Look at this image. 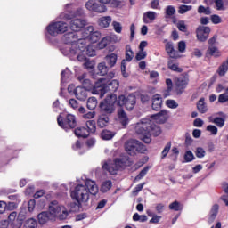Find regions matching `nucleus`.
Returning <instances> with one entry per match:
<instances>
[{
	"instance_id": "1",
	"label": "nucleus",
	"mask_w": 228,
	"mask_h": 228,
	"mask_svg": "<svg viewBox=\"0 0 228 228\" xmlns=\"http://www.w3.org/2000/svg\"><path fill=\"white\" fill-rule=\"evenodd\" d=\"M99 193V187L94 181L90 179L86 180L85 185L77 184L71 191V198L77 200L78 206L86 204L90 200V195H97Z\"/></svg>"
},
{
	"instance_id": "2",
	"label": "nucleus",
	"mask_w": 228,
	"mask_h": 228,
	"mask_svg": "<svg viewBox=\"0 0 228 228\" xmlns=\"http://www.w3.org/2000/svg\"><path fill=\"white\" fill-rule=\"evenodd\" d=\"M78 36L76 32H69L62 37L64 44L67 45L62 49L64 56L73 58L77 53L85 51L86 45V39H77Z\"/></svg>"
},
{
	"instance_id": "3",
	"label": "nucleus",
	"mask_w": 228,
	"mask_h": 228,
	"mask_svg": "<svg viewBox=\"0 0 228 228\" xmlns=\"http://www.w3.org/2000/svg\"><path fill=\"white\" fill-rule=\"evenodd\" d=\"M118 80H110L108 78H100L95 84V87L93 90V93L100 97H104L106 92H117L119 86Z\"/></svg>"
},
{
	"instance_id": "4",
	"label": "nucleus",
	"mask_w": 228,
	"mask_h": 228,
	"mask_svg": "<svg viewBox=\"0 0 228 228\" xmlns=\"http://www.w3.org/2000/svg\"><path fill=\"white\" fill-rule=\"evenodd\" d=\"M133 162L128 156H123L119 159H116L114 162H103L102 170H106L111 175H115L120 168H126V167H131Z\"/></svg>"
},
{
	"instance_id": "5",
	"label": "nucleus",
	"mask_w": 228,
	"mask_h": 228,
	"mask_svg": "<svg viewBox=\"0 0 228 228\" xmlns=\"http://www.w3.org/2000/svg\"><path fill=\"white\" fill-rule=\"evenodd\" d=\"M151 119L142 118L140 122L135 125V132L137 134H140L141 140L144 142V143H151L152 139L151 138Z\"/></svg>"
},
{
	"instance_id": "6",
	"label": "nucleus",
	"mask_w": 228,
	"mask_h": 228,
	"mask_svg": "<svg viewBox=\"0 0 228 228\" xmlns=\"http://www.w3.org/2000/svg\"><path fill=\"white\" fill-rule=\"evenodd\" d=\"M48 213L53 220L59 218V220H67L69 216V211L64 206L59 205L58 201H53L49 205Z\"/></svg>"
},
{
	"instance_id": "7",
	"label": "nucleus",
	"mask_w": 228,
	"mask_h": 228,
	"mask_svg": "<svg viewBox=\"0 0 228 228\" xmlns=\"http://www.w3.org/2000/svg\"><path fill=\"white\" fill-rule=\"evenodd\" d=\"M117 101H118L117 94H108L104 102L100 104V108L107 115H111V113L115 111V104L117 105Z\"/></svg>"
},
{
	"instance_id": "8",
	"label": "nucleus",
	"mask_w": 228,
	"mask_h": 228,
	"mask_svg": "<svg viewBox=\"0 0 228 228\" xmlns=\"http://www.w3.org/2000/svg\"><path fill=\"white\" fill-rule=\"evenodd\" d=\"M117 106L120 108L125 106L128 111H132V110H134V106H136V96L133 94L127 96L121 94L118 97Z\"/></svg>"
},
{
	"instance_id": "9",
	"label": "nucleus",
	"mask_w": 228,
	"mask_h": 228,
	"mask_svg": "<svg viewBox=\"0 0 228 228\" xmlns=\"http://www.w3.org/2000/svg\"><path fill=\"white\" fill-rule=\"evenodd\" d=\"M69 29V25L64 21H57L50 23L46 28V31L51 37H57V35H61Z\"/></svg>"
},
{
	"instance_id": "10",
	"label": "nucleus",
	"mask_w": 228,
	"mask_h": 228,
	"mask_svg": "<svg viewBox=\"0 0 228 228\" xmlns=\"http://www.w3.org/2000/svg\"><path fill=\"white\" fill-rule=\"evenodd\" d=\"M57 124L61 127V129H74L77 126V121L76 120V116L72 114H68L63 119L61 115H59L57 118Z\"/></svg>"
},
{
	"instance_id": "11",
	"label": "nucleus",
	"mask_w": 228,
	"mask_h": 228,
	"mask_svg": "<svg viewBox=\"0 0 228 228\" xmlns=\"http://www.w3.org/2000/svg\"><path fill=\"white\" fill-rule=\"evenodd\" d=\"M133 58H134V53L131 49V45H128L126 46V60L121 61V74L123 77H129V74L126 72V67H127L126 61H132Z\"/></svg>"
},
{
	"instance_id": "12",
	"label": "nucleus",
	"mask_w": 228,
	"mask_h": 228,
	"mask_svg": "<svg viewBox=\"0 0 228 228\" xmlns=\"http://www.w3.org/2000/svg\"><path fill=\"white\" fill-rule=\"evenodd\" d=\"M211 28L209 27L200 26L196 29V37L199 42H206L209 38Z\"/></svg>"
},
{
	"instance_id": "13",
	"label": "nucleus",
	"mask_w": 228,
	"mask_h": 228,
	"mask_svg": "<svg viewBox=\"0 0 228 228\" xmlns=\"http://www.w3.org/2000/svg\"><path fill=\"white\" fill-rule=\"evenodd\" d=\"M86 38H82V40H86V43L89 42H93V44H95V42H99V40L101 39V32L99 31H94V27L93 26H89L86 28Z\"/></svg>"
},
{
	"instance_id": "14",
	"label": "nucleus",
	"mask_w": 228,
	"mask_h": 228,
	"mask_svg": "<svg viewBox=\"0 0 228 228\" xmlns=\"http://www.w3.org/2000/svg\"><path fill=\"white\" fill-rule=\"evenodd\" d=\"M88 24L86 20L83 19H73L69 22V28L71 31H81Z\"/></svg>"
},
{
	"instance_id": "15",
	"label": "nucleus",
	"mask_w": 228,
	"mask_h": 228,
	"mask_svg": "<svg viewBox=\"0 0 228 228\" xmlns=\"http://www.w3.org/2000/svg\"><path fill=\"white\" fill-rule=\"evenodd\" d=\"M188 77H180L177 78L175 85H176V92L179 95L184 92V88L188 86Z\"/></svg>"
},
{
	"instance_id": "16",
	"label": "nucleus",
	"mask_w": 228,
	"mask_h": 228,
	"mask_svg": "<svg viewBox=\"0 0 228 228\" xmlns=\"http://www.w3.org/2000/svg\"><path fill=\"white\" fill-rule=\"evenodd\" d=\"M125 151L130 156H134L136 154V140L130 139L125 143Z\"/></svg>"
},
{
	"instance_id": "17",
	"label": "nucleus",
	"mask_w": 228,
	"mask_h": 228,
	"mask_svg": "<svg viewBox=\"0 0 228 228\" xmlns=\"http://www.w3.org/2000/svg\"><path fill=\"white\" fill-rule=\"evenodd\" d=\"M37 219L40 225H45L47 222L54 220L49 211H43L37 215Z\"/></svg>"
},
{
	"instance_id": "18",
	"label": "nucleus",
	"mask_w": 228,
	"mask_h": 228,
	"mask_svg": "<svg viewBox=\"0 0 228 228\" xmlns=\"http://www.w3.org/2000/svg\"><path fill=\"white\" fill-rule=\"evenodd\" d=\"M74 94L76 95L77 99H78V101H86V98L88 97L87 89L81 86H77L74 90Z\"/></svg>"
},
{
	"instance_id": "19",
	"label": "nucleus",
	"mask_w": 228,
	"mask_h": 228,
	"mask_svg": "<svg viewBox=\"0 0 228 228\" xmlns=\"http://www.w3.org/2000/svg\"><path fill=\"white\" fill-rule=\"evenodd\" d=\"M78 81L82 84L83 88L86 90H92L94 91V88H95V86L92 85V82L90 79L86 78V73H84L83 75L78 77Z\"/></svg>"
},
{
	"instance_id": "20",
	"label": "nucleus",
	"mask_w": 228,
	"mask_h": 228,
	"mask_svg": "<svg viewBox=\"0 0 228 228\" xmlns=\"http://www.w3.org/2000/svg\"><path fill=\"white\" fill-rule=\"evenodd\" d=\"M163 106V98L161 95L155 94L152 97V110L155 111H159Z\"/></svg>"
},
{
	"instance_id": "21",
	"label": "nucleus",
	"mask_w": 228,
	"mask_h": 228,
	"mask_svg": "<svg viewBox=\"0 0 228 228\" xmlns=\"http://www.w3.org/2000/svg\"><path fill=\"white\" fill-rule=\"evenodd\" d=\"M152 118L159 120L161 124H165L168 120V110H162L159 113L152 116Z\"/></svg>"
},
{
	"instance_id": "22",
	"label": "nucleus",
	"mask_w": 228,
	"mask_h": 228,
	"mask_svg": "<svg viewBox=\"0 0 228 228\" xmlns=\"http://www.w3.org/2000/svg\"><path fill=\"white\" fill-rule=\"evenodd\" d=\"M96 124L101 129L106 127L108 124H110V117H108V114H101L98 116Z\"/></svg>"
},
{
	"instance_id": "23",
	"label": "nucleus",
	"mask_w": 228,
	"mask_h": 228,
	"mask_svg": "<svg viewBox=\"0 0 228 228\" xmlns=\"http://www.w3.org/2000/svg\"><path fill=\"white\" fill-rule=\"evenodd\" d=\"M118 117L122 126H126L129 124V118H127V114H126V111L122 107L118 110Z\"/></svg>"
},
{
	"instance_id": "24",
	"label": "nucleus",
	"mask_w": 228,
	"mask_h": 228,
	"mask_svg": "<svg viewBox=\"0 0 228 228\" xmlns=\"http://www.w3.org/2000/svg\"><path fill=\"white\" fill-rule=\"evenodd\" d=\"M219 209H220V206H218V204H215L212 206L210 209L209 216H208V224H213L215 222L218 215Z\"/></svg>"
},
{
	"instance_id": "25",
	"label": "nucleus",
	"mask_w": 228,
	"mask_h": 228,
	"mask_svg": "<svg viewBox=\"0 0 228 228\" xmlns=\"http://www.w3.org/2000/svg\"><path fill=\"white\" fill-rule=\"evenodd\" d=\"M74 134L78 138H88L90 136V130L86 127H78L74 130Z\"/></svg>"
},
{
	"instance_id": "26",
	"label": "nucleus",
	"mask_w": 228,
	"mask_h": 228,
	"mask_svg": "<svg viewBox=\"0 0 228 228\" xmlns=\"http://www.w3.org/2000/svg\"><path fill=\"white\" fill-rule=\"evenodd\" d=\"M154 20H156L155 12L148 11L142 16V21L144 24H150V22H154Z\"/></svg>"
},
{
	"instance_id": "27",
	"label": "nucleus",
	"mask_w": 228,
	"mask_h": 228,
	"mask_svg": "<svg viewBox=\"0 0 228 228\" xmlns=\"http://www.w3.org/2000/svg\"><path fill=\"white\" fill-rule=\"evenodd\" d=\"M84 13L83 9H77L75 12L64 14V19L71 20V19H76V17H83Z\"/></svg>"
},
{
	"instance_id": "28",
	"label": "nucleus",
	"mask_w": 228,
	"mask_h": 228,
	"mask_svg": "<svg viewBox=\"0 0 228 228\" xmlns=\"http://www.w3.org/2000/svg\"><path fill=\"white\" fill-rule=\"evenodd\" d=\"M166 51L170 58H177V52L174 49V44L171 42L166 44Z\"/></svg>"
},
{
	"instance_id": "29",
	"label": "nucleus",
	"mask_w": 228,
	"mask_h": 228,
	"mask_svg": "<svg viewBox=\"0 0 228 228\" xmlns=\"http://www.w3.org/2000/svg\"><path fill=\"white\" fill-rule=\"evenodd\" d=\"M159 134H161V128L150 121V138L151 135L159 136Z\"/></svg>"
},
{
	"instance_id": "30",
	"label": "nucleus",
	"mask_w": 228,
	"mask_h": 228,
	"mask_svg": "<svg viewBox=\"0 0 228 228\" xmlns=\"http://www.w3.org/2000/svg\"><path fill=\"white\" fill-rule=\"evenodd\" d=\"M118 56L116 53H110L105 57V61L107 64L112 68L114 65H117Z\"/></svg>"
},
{
	"instance_id": "31",
	"label": "nucleus",
	"mask_w": 228,
	"mask_h": 228,
	"mask_svg": "<svg viewBox=\"0 0 228 228\" xmlns=\"http://www.w3.org/2000/svg\"><path fill=\"white\" fill-rule=\"evenodd\" d=\"M99 26L101 28H108L111 24V18L110 16H104L99 19Z\"/></svg>"
},
{
	"instance_id": "32",
	"label": "nucleus",
	"mask_w": 228,
	"mask_h": 228,
	"mask_svg": "<svg viewBox=\"0 0 228 228\" xmlns=\"http://www.w3.org/2000/svg\"><path fill=\"white\" fill-rule=\"evenodd\" d=\"M204 98H200L197 103V110L200 113H207L208 112V106L204 102Z\"/></svg>"
},
{
	"instance_id": "33",
	"label": "nucleus",
	"mask_w": 228,
	"mask_h": 228,
	"mask_svg": "<svg viewBox=\"0 0 228 228\" xmlns=\"http://www.w3.org/2000/svg\"><path fill=\"white\" fill-rule=\"evenodd\" d=\"M228 71V61H224L217 69V74L221 77L225 76Z\"/></svg>"
},
{
	"instance_id": "34",
	"label": "nucleus",
	"mask_w": 228,
	"mask_h": 228,
	"mask_svg": "<svg viewBox=\"0 0 228 228\" xmlns=\"http://www.w3.org/2000/svg\"><path fill=\"white\" fill-rule=\"evenodd\" d=\"M210 122H212V124H215L216 126H217V127H220V128H222L225 126V118H224L216 117V118H214L213 119H211Z\"/></svg>"
},
{
	"instance_id": "35",
	"label": "nucleus",
	"mask_w": 228,
	"mask_h": 228,
	"mask_svg": "<svg viewBox=\"0 0 228 228\" xmlns=\"http://www.w3.org/2000/svg\"><path fill=\"white\" fill-rule=\"evenodd\" d=\"M115 136V132L110 130H102L101 133V137L102 140H111Z\"/></svg>"
},
{
	"instance_id": "36",
	"label": "nucleus",
	"mask_w": 228,
	"mask_h": 228,
	"mask_svg": "<svg viewBox=\"0 0 228 228\" xmlns=\"http://www.w3.org/2000/svg\"><path fill=\"white\" fill-rule=\"evenodd\" d=\"M98 70L100 76H106V74H108V70H110V68L106 66V62H101L98 64Z\"/></svg>"
},
{
	"instance_id": "37",
	"label": "nucleus",
	"mask_w": 228,
	"mask_h": 228,
	"mask_svg": "<svg viewBox=\"0 0 228 228\" xmlns=\"http://www.w3.org/2000/svg\"><path fill=\"white\" fill-rule=\"evenodd\" d=\"M207 53L209 54V56H214V58H219L220 56V51L215 46H209Z\"/></svg>"
},
{
	"instance_id": "38",
	"label": "nucleus",
	"mask_w": 228,
	"mask_h": 228,
	"mask_svg": "<svg viewBox=\"0 0 228 228\" xmlns=\"http://www.w3.org/2000/svg\"><path fill=\"white\" fill-rule=\"evenodd\" d=\"M87 108L91 111H93V110H95V108H97V98H95V97L88 98V100H87Z\"/></svg>"
},
{
	"instance_id": "39",
	"label": "nucleus",
	"mask_w": 228,
	"mask_h": 228,
	"mask_svg": "<svg viewBox=\"0 0 228 228\" xmlns=\"http://www.w3.org/2000/svg\"><path fill=\"white\" fill-rule=\"evenodd\" d=\"M198 13H203V15H211L213 12L211 11V7H205L204 5H200L198 7Z\"/></svg>"
},
{
	"instance_id": "40",
	"label": "nucleus",
	"mask_w": 228,
	"mask_h": 228,
	"mask_svg": "<svg viewBox=\"0 0 228 228\" xmlns=\"http://www.w3.org/2000/svg\"><path fill=\"white\" fill-rule=\"evenodd\" d=\"M86 127H87V131H89V134L95 133V131L97 129L95 120L86 121Z\"/></svg>"
},
{
	"instance_id": "41",
	"label": "nucleus",
	"mask_w": 228,
	"mask_h": 228,
	"mask_svg": "<svg viewBox=\"0 0 228 228\" xmlns=\"http://www.w3.org/2000/svg\"><path fill=\"white\" fill-rule=\"evenodd\" d=\"M112 184L113 183H111L110 180H107L103 182L102 184L101 191H102V193H106V191H110V190H111Z\"/></svg>"
},
{
	"instance_id": "42",
	"label": "nucleus",
	"mask_w": 228,
	"mask_h": 228,
	"mask_svg": "<svg viewBox=\"0 0 228 228\" xmlns=\"http://www.w3.org/2000/svg\"><path fill=\"white\" fill-rule=\"evenodd\" d=\"M24 227L25 228H37V227H38V223L37 222V220L30 218L25 222Z\"/></svg>"
},
{
	"instance_id": "43",
	"label": "nucleus",
	"mask_w": 228,
	"mask_h": 228,
	"mask_svg": "<svg viewBox=\"0 0 228 228\" xmlns=\"http://www.w3.org/2000/svg\"><path fill=\"white\" fill-rule=\"evenodd\" d=\"M108 44H110V37H105L97 44V49H105L108 47Z\"/></svg>"
},
{
	"instance_id": "44",
	"label": "nucleus",
	"mask_w": 228,
	"mask_h": 228,
	"mask_svg": "<svg viewBox=\"0 0 228 228\" xmlns=\"http://www.w3.org/2000/svg\"><path fill=\"white\" fill-rule=\"evenodd\" d=\"M86 48H85V53L87 56H95V47L92 45H89L86 46Z\"/></svg>"
},
{
	"instance_id": "45",
	"label": "nucleus",
	"mask_w": 228,
	"mask_h": 228,
	"mask_svg": "<svg viewBox=\"0 0 228 228\" xmlns=\"http://www.w3.org/2000/svg\"><path fill=\"white\" fill-rule=\"evenodd\" d=\"M192 9H193V6H191V5L182 4L178 8V13H180V15H184V13H186V12H190Z\"/></svg>"
},
{
	"instance_id": "46",
	"label": "nucleus",
	"mask_w": 228,
	"mask_h": 228,
	"mask_svg": "<svg viewBox=\"0 0 228 228\" xmlns=\"http://www.w3.org/2000/svg\"><path fill=\"white\" fill-rule=\"evenodd\" d=\"M167 67L174 72H183V69L179 68V65L172 61L167 63Z\"/></svg>"
},
{
	"instance_id": "47",
	"label": "nucleus",
	"mask_w": 228,
	"mask_h": 228,
	"mask_svg": "<svg viewBox=\"0 0 228 228\" xmlns=\"http://www.w3.org/2000/svg\"><path fill=\"white\" fill-rule=\"evenodd\" d=\"M145 151H147V147L143 145L141 142L136 140V146H135V154L136 152H140V154L145 153Z\"/></svg>"
},
{
	"instance_id": "48",
	"label": "nucleus",
	"mask_w": 228,
	"mask_h": 228,
	"mask_svg": "<svg viewBox=\"0 0 228 228\" xmlns=\"http://www.w3.org/2000/svg\"><path fill=\"white\" fill-rule=\"evenodd\" d=\"M86 8L87 10H89V12H95L96 8H97V2L94 1V0H89L86 4Z\"/></svg>"
},
{
	"instance_id": "49",
	"label": "nucleus",
	"mask_w": 228,
	"mask_h": 228,
	"mask_svg": "<svg viewBox=\"0 0 228 228\" xmlns=\"http://www.w3.org/2000/svg\"><path fill=\"white\" fill-rule=\"evenodd\" d=\"M166 106H167V108H170V110H175L177 108H179V103H177V102H175V100H167L166 101Z\"/></svg>"
},
{
	"instance_id": "50",
	"label": "nucleus",
	"mask_w": 228,
	"mask_h": 228,
	"mask_svg": "<svg viewBox=\"0 0 228 228\" xmlns=\"http://www.w3.org/2000/svg\"><path fill=\"white\" fill-rule=\"evenodd\" d=\"M166 17H172L173 15H175V7L173 5H168L166 7Z\"/></svg>"
},
{
	"instance_id": "51",
	"label": "nucleus",
	"mask_w": 228,
	"mask_h": 228,
	"mask_svg": "<svg viewBox=\"0 0 228 228\" xmlns=\"http://www.w3.org/2000/svg\"><path fill=\"white\" fill-rule=\"evenodd\" d=\"M184 159L186 163H191V161L195 159V155H193V152H191V151H188L184 154Z\"/></svg>"
},
{
	"instance_id": "52",
	"label": "nucleus",
	"mask_w": 228,
	"mask_h": 228,
	"mask_svg": "<svg viewBox=\"0 0 228 228\" xmlns=\"http://www.w3.org/2000/svg\"><path fill=\"white\" fill-rule=\"evenodd\" d=\"M169 209L172 211H181L183 208H181V203L178 201H174L171 204H169Z\"/></svg>"
},
{
	"instance_id": "53",
	"label": "nucleus",
	"mask_w": 228,
	"mask_h": 228,
	"mask_svg": "<svg viewBox=\"0 0 228 228\" xmlns=\"http://www.w3.org/2000/svg\"><path fill=\"white\" fill-rule=\"evenodd\" d=\"M207 131H208V133L213 136H216L218 134V128L214 125H208L207 126Z\"/></svg>"
},
{
	"instance_id": "54",
	"label": "nucleus",
	"mask_w": 228,
	"mask_h": 228,
	"mask_svg": "<svg viewBox=\"0 0 228 228\" xmlns=\"http://www.w3.org/2000/svg\"><path fill=\"white\" fill-rule=\"evenodd\" d=\"M10 225L12 228H21L22 227V219H20V217H17V219H15L14 221H12Z\"/></svg>"
},
{
	"instance_id": "55",
	"label": "nucleus",
	"mask_w": 228,
	"mask_h": 228,
	"mask_svg": "<svg viewBox=\"0 0 228 228\" xmlns=\"http://www.w3.org/2000/svg\"><path fill=\"white\" fill-rule=\"evenodd\" d=\"M210 20L212 24H222V18L218 14L211 15Z\"/></svg>"
},
{
	"instance_id": "56",
	"label": "nucleus",
	"mask_w": 228,
	"mask_h": 228,
	"mask_svg": "<svg viewBox=\"0 0 228 228\" xmlns=\"http://www.w3.org/2000/svg\"><path fill=\"white\" fill-rule=\"evenodd\" d=\"M147 172H149V167H144L139 175L135 177V181H140L141 179H143L145 175H147Z\"/></svg>"
},
{
	"instance_id": "57",
	"label": "nucleus",
	"mask_w": 228,
	"mask_h": 228,
	"mask_svg": "<svg viewBox=\"0 0 228 228\" xmlns=\"http://www.w3.org/2000/svg\"><path fill=\"white\" fill-rule=\"evenodd\" d=\"M85 53V50L80 51L79 53H76L74 56L77 55V58L78 60V61H87L88 59L86 58V53Z\"/></svg>"
},
{
	"instance_id": "58",
	"label": "nucleus",
	"mask_w": 228,
	"mask_h": 228,
	"mask_svg": "<svg viewBox=\"0 0 228 228\" xmlns=\"http://www.w3.org/2000/svg\"><path fill=\"white\" fill-rule=\"evenodd\" d=\"M145 58H147V52H144L143 50H140L135 56V60H137V61L145 60Z\"/></svg>"
},
{
	"instance_id": "59",
	"label": "nucleus",
	"mask_w": 228,
	"mask_h": 228,
	"mask_svg": "<svg viewBox=\"0 0 228 228\" xmlns=\"http://www.w3.org/2000/svg\"><path fill=\"white\" fill-rule=\"evenodd\" d=\"M177 28L179 31H182L183 33H186L188 31V27L186 24H184V21L181 20L177 23Z\"/></svg>"
},
{
	"instance_id": "60",
	"label": "nucleus",
	"mask_w": 228,
	"mask_h": 228,
	"mask_svg": "<svg viewBox=\"0 0 228 228\" xmlns=\"http://www.w3.org/2000/svg\"><path fill=\"white\" fill-rule=\"evenodd\" d=\"M172 147V142H167L162 151V159L167 158L168 152H170V149Z\"/></svg>"
},
{
	"instance_id": "61",
	"label": "nucleus",
	"mask_w": 228,
	"mask_h": 228,
	"mask_svg": "<svg viewBox=\"0 0 228 228\" xmlns=\"http://www.w3.org/2000/svg\"><path fill=\"white\" fill-rule=\"evenodd\" d=\"M106 10H108V8H106V5H102L101 4H96V9L94 12H96V13H104V12H106Z\"/></svg>"
},
{
	"instance_id": "62",
	"label": "nucleus",
	"mask_w": 228,
	"mask_h": 228,
	"mask_svg": "<svg viewBox=\"0 0 228 228\" xmlns=\"http://www.w3.org/2000/svg\"><path fill=\"white\" fill-rule=\"evenodd\" d=\"M195 154L200 159L204 158V156H206V151H204L202 147H198L196 149Z\"/></svg>"
},
{
	"instance_id": "63",
	"label": "nucleus",
	"mask_w": 228,
	"mask_h": 228,
	"mask_svg": "<svg viewBox=\"0 0 228 228\" xmlns=\"http://www.w3.org/2000/svg\"><path fill=\"white\" fill-rule=\"evenodd\" d=\"M112 26L116 33H122V25L120 24V22L113 21Z\"/></svg>"
},
{
	"instance_id": "64",
	"label": "nucleus",
	"mask_w": 228,
	"mask_h": 228,
	"mask_svg": "<svg viewBox=\"0 0 228 228\" xmlns=\"http://www.w3.org/2000/svg\"><path fill=\"white\" fill-rule=\"evenodd\" d=\"M216 10H224V1L223 0H216L215 1Z\"/></svg>"
}]
</instances>
